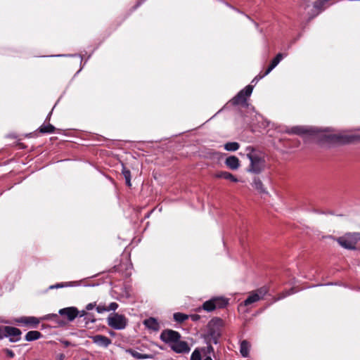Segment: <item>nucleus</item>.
<instances>
[{
  "label": "nucleus",
  "mask_w": 360,
  "mask_h": 360,
  "mask_svg": "<svg viewBox=\"0 0 360 360\" xmlns=\"http://www.w3.org/2000/svg\"><path fill=\"white\" fill-rule=\"evenodd\" d=\"M2 326H0V340L3 339V335H1Z\"/></svg>",
  "instance_id": "nucleus-51"
},
{
  "label": "nucleus",
  "mask_w": 360,
  "mask_h": 360,
  "mask_svg": "<svg viewBox=\"0 0 360 360\" xmlns=\"http://www.w3.org/2000/svg\"><path fill=\"white\" fill-rule=\"evenodd\" d=\"M253 89V85H247L244 89H241L231 100H230L229 103L233 105H238L241 104L245 107H248L249 104L247 103V98L251 96Z\"/></svg>",
  "instance_id": "nucleus-4"
},
{
  "label": "nucleus",
  "mask_w": 360,
  "mask_h": 360,
  "mask_svg": "<svg viewBox=\"0 0 360 360\" xmlns=\"http://www.w3.org/2000/svg\"><path fill=\"white\" fill-rule=\"evenodd\" d=\"M226 165L232 170H236L240 167V160L235 155L228 157L225 160Z\"/></svg>",
  "instance_id": "nucleus-15"
},
{
  "label": "nucleus",
  "mask_w": 360,
  "mask_h": 360,
  "mask_svg": "<svg viewBox=\"0 0 360 360\" xmlns=\"http://www.w3.org/2000/svg\"><path fill=\"white\" fill-rule=\"evenodd\" d=\"M295 292L294 291L293 288L290 289L289 290L283 292V295L279 297V299H282L284 297H286L287 296H289L290 295L294 294Z\"/></svg>",
  "instance_id": "nucleus-40"
},
{
  "label": "nucleus",
  "mask_w": 360,
  "mask_h": 360,
  "mask_svg": "<svg viewBox=\"0 0 360 360\" xmlns=\"http://www.w3.org/2000/svg\"><path fill=\"white\" fill-rule=\"evenodd\" d=\"M17 322L25 325H31L36 328L39 323V320L34 316H22L17 320Z\"/></svg>",
  "instance_id": "nucleus-14"
},
{
  "label": "nucleus",
  "mask_w": 360,
  "mask_h": 360,
  "mask_svg": "<svg viewBox=\"0 0 360 360\" xmlns=\"http://www.w3.org/2000/svg\"><path fill=\"white\" fill-rule=\"evenodd\" d=\"M127 352L136 359H148L153 358L152 354H142L134 349H129L127 350Z\"/></svg>",
  "instance_id": "nucleus-17"
},
{
  "label": "nucleus",
  "mask_w": 360,
  "mask_h": 360,
  "mask_svg": "<svg viewBox=\"0 0 360 360\" xmlns=\"http://www.w3.org/2000/svg\"><path fill=\"white\" fill-rule=\"evenodd\" d=\"M247 158L249 159L250 164L249 168L247 169L248 172L254 174L261 173L264 168V160L260 155L253 153L251 149V153L247 154Z\"/></svg>",
  "instance_id": "nucleus-2"
},
{
  "label": "nucleus",
  "mask_w": 360,
  "mask_h": 360,
  "mask_svg": "<svg viewBox=\"0 0 360 360\" xmlns=\"http://www.w3.org/2000/svg\"><path fill=\"white\" fill-rule=\"evenodd\" d=\"M256 294L259 297V299H262L268 292V289L266 287H262L257 290L255 291Z\"/></svg>",
  "instance_id": "nucleus-33"
},
{
  "label": "nucleus",
  "mask_w": 360,
  "mask_h": 360,
  "mask_svg": "<svg viewBox=\"0 0 360 360\" xmlns=\"http://www.w3.org/2000/svg\"><path fill=\"white\" fill-rule=\"evenodd\" d=\"M69 345V342H65V345Z\"/></svg>",
  "instance_id": "nucleus-60"
},
{
  "label": "nucleus",
  "mask_w": 360,
  "mask_h": 360,
  "mask_svg": "<svg viewBox=\"0 0 360 360\" xmlns=\"http://www.w3.org/2000/svg\"><path fill=\"white\" fill-rule=\"evenodd\" d=\"M190 318L193 321H198L200 320V316L197 314H191L190 315Z\"/></svg>",
  "instance_id": "nucleus-43"
},
{
  "label": "nucleus",
  "mask_w": 360,
  "mask_h": 360,
  "mask_svg": "<svg viewBox=\"0 0 360 360\" xmlns=\"http://www.w3.org/2000/svg\"><path fill=\"white\" fill-rule=\"evenodd\" d=\"M58 314H49L41 318V320H50L53 319H58Z\"/></svg>",
  "instance_id": "nucleus-37"
},
{
  "label": "nucleus",
  "mask_w": 360,
  "mask_h": 360,
  "mask_svg": "<svg viewBox=\"0 0 360 360\" xmlns=\"http://www.w3.org/2000/svg\"><path fill=\"white\" fill-rule=\"evenodd\" d=\"M338 244L346 250H356V247L350 242L345 235L336 239Z\"/></svg>",
  "instance_id": "nucleus-16"
},
{
  "label": "nucleus",
  "mask_w": 360,
  "mask_h": 360,
  "mask_svg": "<svg viewBox=\"0 0 360 360\" xmlns=\"http://www.w3.org/2000/svg\"><path fill=\"white\" fill-rule=\"evenodd\" d=\"M203 360H212L211 356H206Z\"/></svg>",
  "instance_id": "nucleus-53"
},
{
  "label": "nucleus",
  "mask_w": 360,
  "mask_h": 360,
  "mask_svg": "<svg viewBox=\"0 0 360 360\" xmlns=\"http://www.w3.org/2000/svg\"><path fill=\"white\" fill-rule=\"evenodd\" d=\"M84 320L85 321V324L87 325L89 323H94L96 322V319L94 318V315L91 313H89L86 315V316L84 318Z\"/></svg>",
  "instance_id": "nucleus-35"
},
{
  "label": "nucleus",
  "mask_w": 360,
  "mask_h": 360,
  "mask_svg": "<svg viewBox=\"0 0 360 360\" xmlns=\"http://www.w3.org/2000/svg\"><path fill=\"white\" fill-rule=\"evenodd\" d=\"M150 217V213H148V214H146V216L145 217L146 218H148Z\"/></svg>",
  "instance_id": "nucleus-57"
},
{
  "label": "nucleus",
  "mask_w": 360,
  "mask_h": 360,
  "mask_svg": "<svg viewBox=\"0 0 360 360\" xmlns=\"http://www.w3.org/2000/svg\"><path fill=\"white\" fill-rule=\"evenodd\" d=\"M323 140L329 143L347 144L360 140V136L345 134H326Z\"/></svg>",
  "instance_id": "nucleus-3"
},
{
  "label": "nucleus",
  "mask_w": 360,
  "mask_h": 360,
  "mask_svg": "<svg viewBox=\"0 0 360 360\" xmlns=\"http://www.w3.org/2000/svg\"><path fill=\"white\" fill-rule=\"evenodd\" d=\"M233 10H234L235 11H236L237 13H240L242 15H244L245 16L246 14H245L243 11H240L239 9L236 8H233Z\"/></svg>",
  "instance_id": "nucleus-50"
},
{
  "label": "nucleus",
  "mask_w": 360,
  "mask_h": 360,
  "mask_svg": "<svg viewBox=\"0 0 360 360\" xmlns=\"http://www.w3.org/2000/svg\"><path fill=\"white\" fill-rule=\"evenodd\" d=\"M250 344L247 340L241 341L240 344V352L243 357L246 358L249 356Z\"/></svg>",
  "instance_id": "nucleus-23"
},
{
  "label": "nucleus",
  "mask_w": 360,
  "mask_h": 360,
  "mask_svg": "<svg viewBox=\"0 0 360 360\" xmlns=\"http://www.w3.org/2000/svg\"><path fill=\"white\" fill-rule=\"evenodd\" d=\"M51 112H52L51 111V112L49 113V115H47V117H46V120H49V119H50V117H51Z\"/></svg>",
  "instance_id": "nucleus-52"
},
{
  "label": "nucleus",
  "mask_w": 360,
  "mask_h": 360,
  "mask_svg": "<svg viewBox=\"0 0 360 360\" xmlns=\"http://www.w3.org/2000/svg\"><path fill=\"white\" fill-rule=\"evenodd\" d=\"M288 56L287 53H278L273 59L271 61V63L270 65H271L273 67L276 68L278 64L279 63L283 60V58H284L285 57H286Z\"/></svg>",
  "instance_id": "nucleus-29"
},
{
  "label": "nucleus",
  "mask_w": 360,
  "mask_h": 360,
  "mask_svg": "<svg viewBox=\"0 0 360 360\" xmlns=\"http://www.w3.org/2000/svg\"><path fill=\"white\" fill-rule=\"evenodd\" d=\"M81 285V281L58 283L49 287V290L59 289L67 287H77Z\"/></svg>",
  "instance_id": "nucleus-13"
},
{
  "label": "nucleus",
  "mask_w": 360,
  "mask_h": 360,
  "mask_svg": "<svg viewBox=\"0 0 360 360\" xmlns=\"http://www.w3.org/2000/svg\"><path fill=\"white\" fill-rule=\"evenodd\" d=\"M229 300L223 296L212 297L210 300L205 301L202 307L196 309V311L200 312L202 309L211 312L216 309H224L229 304Z\"/></svg>",
  "instance_id": "nucleus-1"
},
{
  "label": "nucleus",
  "mask_w": 360,
  "mask_h": 360,
  "mask_svg": "<svg viewBox=\"0 0 360 360\" xmlns=\"http://www.w3.org/2000/svg\"><path fill=\"white\" fill-rule=\"evenodd\" d=\"M240 147L237 142H228L224 145V149L227 151H236Z\"/></svg>",
  "instance_id": "nucleus-31"
},
{
  "label": "nucleus",
  "mask_w": 360,
  "mask_h": 360,
  "mask_svg": "<svg viewBox=\"0 0 360 360\" xmlns=\"http://www.w3.org/2000/svg\"><path fill=\"white\" fill-rule=\"evenodd\" d=\"M216 177L229 180L232 182H238V179L231 173L225 171H221L216 174Z\"/></svg>",
  "instance_id": "nucleus-19"
},
{
  "label": "nucleus",
  "mask_w": 360,
  "mask_h": 360,
  "mask_svg": "<svg viewBox=\"0 0 360 360\" xmlns=\"http://www.w3.org/2000/svg\"><path fill=\"white\" fill-rule=\"evenodd\" d=\"M350 242L356 247V243L360 241V233L352 232L347 233L345 234Z\"/></svg>",
  "instance_id": "nucleus-25"
},
{
  "label": "nucleus",
  "mask_w": 360,
  "mask_h": 360,
  "mask_svg": "<svg viewBox=\"0 0 360 360\" xmlns=\"http://www.w3.org/2000/svg\"><path fill=\"white\" fill-rule=\"evenodd\" d=\"M321 131L320 129L315 127H306L303 126H295L292 127H286L285 129V132L288 134H297V135H303V134H312L318 133Z\"/></svg>",
  "instance_id": "nucleus-8"
},
{
  "label": "nucleus",
  "mask_w": 360,
  "mask_h": 360,
  "mask_svg": "<svg viewBox=\"0 0 360 360\" xmlns=\"http://www.w3.org/2000/svg\"><path fill=\"white\" fill-rule=\"evenodd\" d=\"M309 4H307L306 6H304V8L306 9L307 7H309Z\"/></svg>",
  "instance_id": "nucleus-56"
},
{
  "label": "nucleus",
  "mask_w": 360,
  "mask_h": 360,
  "mask_svg": "<svg viewBox=\"0 0 360 360\" xmlns=\"http://www.w3.org/2000/svg\"><path fill=\"white\" fill-rule=\"evenodd\" d=\"M91 339L94 343L103 347H108L112 342L111 340L109 338L103 335H96L94 336H92Z\"/></svg>",
  "instance_id": "nucleus-12"
},
{
  "label": "nucleus",
  "mask_w": 360,
  "mask_h": 360,
  "mask_svg": "<svg viewBox=\"0 0 360 360\" xmlns=\"http://www.w3.org/2000/svg\"><path fill=\"white\" fill-rule=\"evenodd\" d=\"M207 335L210 337V340L214 344L218 343V340L220 337L219 330L216 328H208Z\"/></svg>",
  "instance_id": "nucleus-20"
},
{
  "label": "nucleus",
  "mask_w": 360,
  "mask_h": 360,
  "mask_svg": "<svg viewBox=\"0 0 360 360\" xmlns=\"http://www.w3.org/2000/svg\"><path fill=\"white\" fill-rule=\"evenodd\" d=\"M96 302H91V303H89L88 304H86L85 309L86 311H90L91 309H93L95 307H96Z\"/></svg>",
  "instance_id": "nucleus-42"
},
{
  "label": "nucleus",
  "mask_w": 360,
  "mask_h": 360,
  "mask_svg": "<svg viewBox=\"0 0 360 360\" xmlns=\"http://www.w3.org/2000/svg\"><path fill=\"white\" fill-rule=\"evenodd\" d=\"M259 300H260L259 297L255 292H252L250 295H248L243 302L245 306H248Z\"/></svg>",
  "instance_id": "nucleus-26"
},
{
  "label": "nucleus",
  "mask_w": 360,
  "mask_h": 360,
  "mask_svg": "<svg viewBox=\"0 0 360 360\" xmlns=\"http://www.w3.org/2000/svg\"><path fill=\"white\" fill-rule=\"evenodd\" d=\"M1 335L3 339L4 338H8L10 342H17L21 340V330L13 326H2Z\"/></svg>",
  "instance_id": "nucleus-6"
},
{
  "label": "nucleus",
  "mask_w": 360,
  "mask_h": 360,
  "mask_svg": "<svg viewBox=\"0 0 360 360\" xmlns=\"http://www.w3.org/2000/svg\"><path fill=\"white\" fill-rule=\"evenodd\" d=\"M108 325L114 330L124 329L128 324V319L123 314L118 313L111 314L107 319Z\"/></svg>",
  "instance_id": "nucleus-5"
},
{
  "label": "nucleus",
  "mask_w": 360,
  "mask_h": 360,
  "mask_svg": "<svg viewBox=\"0 0 360 360\" xmlns=\"http://www.w3.org/2000/svg\"><path fill=\"white\" fill-rule=\"evenodd\" d=\"M122 174L124 177L126 185L129 187L131 186V172L127 169L123 163H122Z\"/></svg>",
  "instance_id": "nucleus-24"
},
{
  "label": "nucleus",
  "mask_w": 360,
  "mask_h": 360,
  "mask_svg": "<svg viewBox=\"0 0 360 360\" xmlns=\"http://www.w3.org/2000/svg\"><path fill=\"white\" fill-rule=\"evenodd\" d=\"M169 347L177 354H186L191 350L188 344L186 341H181L180 340L174 342Z\"/></svg>",
  "instance_id": "nucleus-10"
},
{
  "label": "nucleus",
  "mask_w": 360,
  "mask_h": 360,
  "mask_svg": "<svg viewBox=\"0 0 360 360\" xmlns=\"http://www.w3.org/2000/svg\"><path fill=\"white\" fill-rule=\"evenodd\" d=\"M207 353H213L214 352V348L211 345H207Z\"/></svg>",
  "instance_id": "nucleus-49"
},
{
  "label": "nucleus",
  "mask_w": 360,
  "mask_h": 360,
  "mask_svg": "<svg viewBox=\"0 0 360 360\" xmlns=\"http://www.w3.org/2000/svg\"><path fill=\"white\" fill-rule=\"evenodd\" d=\"M119 305L117 302H111L108 307H107L108 311H115Z\"/></svg>",
  "instance_id": "nucleus-36"
},
{
  "label": "nucleus",
  "mask_w": 360,
  "mask_h": 360,
  "mask_svg": "<svg viewBox=\"0 0 360 360\" xmlns=\"http://www.w3.org/2000/svg\"><path fill=\"white\" fill-rule=\"evenodd\" d=\"M221 323L222 320L220 318L215 317L209 321L207 327L208 328H216L219 330V327L221 326Z\"/></svg>",
  "instance_id": "nucleus-27"
},
{
  "label": "nucleus",
  "mask_w": 360,
  "mask_h": 360,
  "mask_svg": "<svg viewBox=\"0 0 360 360\" xmlns=\"http://www.w3.org/2000/svg\"><path fill=\"white\" fill-rule=\"evenodd\" d=\"M315 212L318 213V214H326V212H319V211H315Z\"/></svg>",
  "instance_id": "nucleus-55"
},
{
  "label": "nucleus",
  "mask_w": 360,
  "mask_h": 360,
  "mask_svg": "<svg viewBox=\"0 0 360 360\" xmlns=\"http://www.w3.org/2000/svg\"><path fill=\"white\" fill-rule=\"evenodd\" d=\"M160 339L170 347L174 342L181 339V334L178 331L172 329H165L162 331Z\"/></svg>",
  "instance_id": "nucleus-7"
},
{
  "label": "nucleus",
  "mask_w": 360,
  "mask_h": 360,
  "mask_svg": "<svg viewBox=\"0 0 360 360\" xmlns=\"http://www.w3.org/2000/svg\"><path fill=\"white\" fill-rule=\"evenodd\" d=\"M42 336L41 333L37 330H30L25 336V340L27 342H32L39 340Z\"/></svg>",
  "instance_id": "nucleus-21"
},
{
  "label": "nucleus",
  "mask_w": 360,
  "mask_h": 360,
  "mask_svg": "<svg viewBox=\"0 0 360 360\" xmlns=\"http://www.w3.org/2000/svg\"><path fill=\"white\" fill-rule=\"evenodd\" d=\"M275 68L273 67L271 65H269L267 69L266 70L265 72L263 74V75L266 76L268 75Z\"/></svg>",
  "instance_id": "nucleus-44"
},
{
  "label": "nucleus",
  "mask_w": 360,
  "mask_h": 360,
  "mask_svg": "<svg viewBox=\"0 0 360 360\" xmlns=\"http://www.w3.org/2000/svg\"><path fill=\"white\" fill-rule=\"evenodd\" d=\"M91 54H90L86 60L84 61V64L82 65V56L81 54H58V55H51L49 56L50 57H79L81 58L80 60V69L77 72L76 74H78L82 69L84 68V65L86 63L87 60L91 58Z\"/></svg>",
  "instance_id": "nucleus-18"
},
{
  "label": "nucleus",
  "mask_w": 360,
  "mask_h": 360,
  "mask_svg": "<svg viewBox=\"0 0 360 360\" xmlns=\"http://www.w3.org/2000/svg\"><path fill=\"white\" fill-rule=\"evenodd\" d=\"M144 326L150 330L157 332L160 329V325L158 319L154 317L146 319L143 322Z\"/></svg>",
  "instance_id": "nucleus-11"
},
{
  "label": "nucleus",
  "mask_w": 360,
  "mask_h": 360,
  "mask_svg": "<svg viewBox=\"0 0 360 360\" xmlns=\"http://www.w3.org/2000/svg\"><path fill=\"white\" fill-rule=\"evenodd\" d=\"M191 360H202L200 352L198 349H195L191 354Z\"/></svg>",
  "instance_id": "nucleus-34"
},
{
  "label": "nucleus",
  "mask_w": 360,
  "mask_h": 360,
  "mask_svg": "<svg viewBox=\"0 0 360 360\" xmlns=\"http://www.w3.org/2000/svg\"><path fill=\"white\" fill-rule=\"evenodd\" d=\"M226 5L228 7H229V8H232V9H233V8H234V7H233V6H232L231 4H229V3H226Z\"/></svg>",
  "instance_id": "nucleus-54"
},
{
  "label": "nucleus",
  "mask_w": 360,
  "mask_h": 360,
  "mask_svg": "<svg viewBox=\"0 0 360 360\" xmlns=\"http://www.w3.org/2000/svg\"><path fill=\"white\" fill-rule=\"evenodd\" d=\"M4 352L6 353V355L8 356H9L10 358H13L15 356L14 352L10 349H8V348L4 349Z\"/></svg>",
  "instance_id": "nucleus-41"
},
{
  "label": "nucleus",
  "mask_w": 360,
  "mask_h": 360,
  "mask_svg": "<svg viewBox=\"0 0 360 360\" xmlns=\"http://www.w3.org/2000/svg\"><path fill=\"white\" fill-rule=\"evenodd\" d=\"M39 131L42 134H51L54 132L55 127L51 124H43L39 128Z\"/></svg>",
  "instance_id": "nucleus-28"
},
{
  "label": "nucleus",
  "mask_w": 360,
  "mask_h": 360,
  "mask_svg": "<svg viewBox=\"0 0 360 360\" xmlns=\"http://www.w3.org/2000/svg\"><path fill=\"white\" fill-rule=\"evenodd\" d=\"M60 316H66L69 321H73L78 316L79 311L75 307H69L60 309L58 311Z\"/></svg>",
  "instance_id": "nucleus-9"
},
{
  "label": "nucleus",
  "mask_w": 360,
  "mask_h": 360,
  "mask_svg": "<svg viewBox=\"0 0 360 360\" xmlns=\"http://www.w3.org/2000/svg\"><path fill=\"white\" fill-rule=\"evenodd\" d=\"M339 285V286H342L343 285L341 283H338V285Z\"/></svg>",
  "instance_id": "nucleus-58"
},
{
  "label": "nucleus",
  "mask_w": 360,
  "mask_h": 360,
  "mask_svg": "<svg viewBox=\"0 0 360 360\" xmlns=\"http://www.w3.org/2000/svg\"><path fill=\"white\" fill-rule=\"evenodd\" d=\"M173 319L178 323H183L188 319V316L181 312H176L173 314Z\"/></svg>",
  "instance_id": "nucleus-30"
},
{
  "label": "nucleus",
  "mask_w": 360,
  "mask_h": 360,
  "mask_svg": "<svg viewBox=\"0 0 360 360\" xmlns=\"http://www.w3.org/2000/svg\"><path fill=\"white\" fill-rule=\"evenodd\" d=\"M96 310L98 314L103 313L105 311H108L107 307L104 305L99 304L96 307Z\"/></svg>",
  "instance_id": "nucleus-39"
},
{
  "label": "nucleus",
  "mask_w": 360,
  "mask_h": 360,
  "mask_svg": "<svg viewBox=\"0 0 360 360\" xmlns=\"http://www.w3.org/2000/svg\"><path fill=\"white\" fill-rule=\"evenodd\" d=\"M338 285V283L335 282V283H333V282H330V283H327L326 284H323V285ZM323 284H319V285H316V286H322ZM315 285H313V287H314Z\"/></svg>",
  "instance_id": "nucleus-47"
},
{
  "label": "nucleus",
  "mask_w": 360,
  "mask_h": 360,
  "mask_svg": "<svg viewBox=\"0 0 360 360\" xmlns=\"http://www.w3.org/2000/svg\"><path fill=\"white\" fill-rule=\"evenodd\" d=\"M328 1H326V0H319V1H316V2H314V8H316L317 11H318V13H316L319 14V13H321L322 11H323V5L327 2Z\"/></svg>",
  "instance_id": "nucleus-32"
},
{
  "label": "nucleus",
  "mask_w": 360,
  "mask_h": 360,
  "mask_svg": "<svg viewBox=\"0 0 360 360\" xmlns=\"http://www.w3.org/2000/svg\"><path fill=\"white\" fill-rule=\"evenodd\" d=\"M328 214H334V213L333 212H329Z\"/></svg>",
  "instance_id": "nucleus-59"
},
{
  "label": "nucleus",
  "mask_w": 360,
  "mask_h": 360,
  "mask_svg": "<svg viewBox=\"0 0 360 360\" xmlns=\"http://www.w3.org/2000/svg\"><path fill=\"white\" fill-rule=\"evenodd\" d=\"M252 185L260 193H267L262 181L258 177H254Z\"/></svg>",
  "instance_id": "nucleus-22"
},
{
  "label": "nucleus",
  "mask_w": 360,
  "mask_h": 360,
  "mask_svg": "<svg viewBox=\"0 0 360 360\" xmlns=\"http://www.w3.org/2000/svg\"><path fill=\"white\" fill-rule=\"evenodd\" d=\"M87 314H88V312H86V310H82V311H79V314L78 316L84 318Z\"/></svg>",
  "instance_id": "nucleus-48"
},
{
  "label": "nucleus",
  "mask_w": 360,
  "mask_h": 360,
  "mask_svg": "<svg viewBox=\"0 0 360 360\" xmlns=\"http://www.w3.org/2000/svg\"><path fill=\"white\" fill-rule=\"evenodd\" d=\"M245 17L255 25V27L257 29H259V24L257 22L252 20L248 15H245Z\"/></svg>",
  "instance_id": "nucleus-45"
},
{
  "label": "nucleus",
  "mask_w": 360,
  "mask_h": 360,
  "mask_svg": "<svg viewBox=\"0 0 360 360\" xmlns=\"http://www.w3.org/2000/svg\"><path fill=\"white\" fill-rule=\"evenodd\" d=\"M264 77V75H258L257 76H255L253 79L252 80L251 82V84L252 85L255 86V84H257V83L260 80L262 79V78Z\"/></svg>",
  "instance_id": "nucleus-38"
},
{
  "label": "nucleus",
  "mask_w": 360,
  "mask_h": 360,
  "mask_svg": "<svg viewBox=\"0 0 360 360\" xmlns=\"http://www.w3.org/2000/svg\"><path fill=\"white\" fill-rule=\"evenodd\" d=\"M146 0H139L136 5L133 7L134 10H136L137 8H139L143 2H144Z\"/></svg>",
  "instance_id": "nucleus-46"
}]
</instances>
